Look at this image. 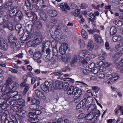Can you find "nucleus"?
<instances>
[{
	"label": "nucleus",
	"mask_w": 123,
	"mask_h": 123,
	"mask_svg": "<svg viewBox=\"0 0 123 123\" xmlns=\"http://www.w3.org/2000/svg\"><path fill=\"white\" fill-rule=\"evenodd\" d=\"M123 67V58L121 60L119 64L117 65V68L119 69Z\"/></svg>",
	"instance_id": "ea45409f"
},
{
	"label": "nucleus",
	"mask_w": 123,
	"mask_h": 123,
	"mask_svg": "<svg viewBox=\"0 0 123 123\" xmlns=\"http://www.w3.org/2000/svg\"><path fill=\"white\" fill-rule=\"evenodd\" d=\"M12 83H13V81L12 79L8 78L6 80L5 85H6V87L7 88V89H8L12 84Z\"/></svg>",
	"instance_id": "aec40b11"
},
{
	"label": "nucleus",
	"mask_w": 123,
	"mask_h": 123,
	"mask_svg": "<svg viewBox=\"0 0 123 123\" xmlns=\"http://www.w3.org/2000/svg\"><path fill=\"white\" fill-rule=\"evenodd\" d=\"M89 107L88 109L90 110H91V111H94L95 113H94L95 115L91 114L90 113L86 115L84 117V119L86 120H92V122L90 123H96L97 117L100 116V111L98 110H96L95 107L93 105H91Z\"/></svg>",
	"instance_id": "f257e3e1"
},
{
	"label": "nucleus",
	"mask_w": 123,
	"mask_h": 123,
	"mask_svg": "<svg viewBox=\"0 0 123 123\" xmlns=\"http://www.w3.org/2000/svg\"><path fill=\"white\" fill-rule=\"evenodd\" d=\"M74 90L75 94L74 97V101L75 103H77L82 99L81 96L82 92L81 90L76 87Z\"/></svg>",
	"instance_id": "20e7f679"
},
{
	"label": "nucleus",
	"mask_w": 123,
	"mask_h": 123,
	"mask_svg": "<svg viewBox=\"0 0 123 123\" xmlns=\"http://www.w3.org/2000/svg\"><path fill=\"white\" fill-rule=\"evenodd\" d=\"M116 81L115 80L113 79V77L111 74H108L105 78L104 80V82H106L108 81V83L109 84L110 81Z\"/></svg>",
	"instance_id": "2eb2a0df"
},
{
	"label": "nucleus",
	"mask_w": 123,
	"mask_h": 123,
	"mask_svg": "<svg viewBox=\"0 0 123 123\" xmlns=\"http://www.w3.org/2000/svg\"><path fill=\"white\" fill-rule=\"evenodd\" d=\"M94 38L96 42L99 43H100L102 42L101 37L98 34L95 35L94 36Z\"/></svg>",
	"instance_id": "5701e85b"
},
{
	"label": "nucleus",
	"mask_w": 123,
	"mask_h": 123,
	"mask_svg": "<svg viewBox=\"0 0 123 123\" xmlns=\"http://www.w3.org/2000/svg\"><path fill=\"white\" fill-rule=\"evenodd\" d=\"M56 23V20L55 19H53L51 22L50 24L51 25H55Z\"/></svg>",
	"instance_id": "e2e57ef3"
},
{
	"label": "nucleus",
	"mask_w": 123,
	"mask_h": 123,
	"mask_svg": "<svg viewBox=\"0 0 123 123\" xmlns=\"http://www.w3.org/2000/svg\"><path fill=\"white\" fill-rule=\"evenodd\" d=\"M62 81H56L53 84V86L55 89H61L62 88Z\"/></svg>",
	"instance_id": "dca6fc26"
},
{
	"label": "nucleus",
	"mask_w": 123,
	"mask_h": 123,
	"mask_svg": "<svg viewBox=\"0 0 123 123\" xmlns=\"http://www.w3.org/2000/svg\"><path fill=\"white\" fill-rule=\"evenodd\" d=\"M59 30L58 29V28H57L54 33V34L55 36H56V37H58V36H59L60 34V33L58 31Z\"/></svg>",
	"instance_id": "5fc2aeb1"
},
{
	"label": "nucleus",
	"mask_w": 123,
	"mask_h": 123,
	"mask_svg": "<svg viewBox=\"0 0 123 123\" xmlns=\"http://www.w3.org/2000/svg\"><path fill=\"white\" fill-rule=\"evenodd\" d=\"M122 39V37L120 36H114L112 38L113 41L114 42L121 41Z\"/></svg>",
	"instance_id": "cd10ccee"
},
{
	"label": "nucleus",
	"mask_w": 123,
	"mask_h": 123,
	"mask_svg": "<svg viewBox=\"0 0 123 123\" xmlns=\"http://www.w3.org/2000/svg\"><path fill=\"white\" fill-rule=\"evenodd\" d=\"M15 93H17V92L16 91H14L13 92H12V90H11V91L10 92L6 94V95L10 93V94H9V95H10L11 96V97L12 98H14V97L13 96H14L15 95H16V94H15Z\"/></svg>",
	"instance_id": "09e8293b"
},
{
	"label": "nucleus",
	"mask_w": 123,
	"mask_h": 123,
	"mask_svg": "<svg viewBox=\"0 0 123 123\" xmlns=\"http://www.w3.org/2000/svg\"><path fill=\"white\" fill-rule=\"evenodd\" d=\"M78 43L81 48H84L85 46V43L83 40L80 39L78 41Z\"/></svg>",
	"instance_id": "c9c22d12"
},
{
	"label": "nucleus",
	"mask_w": 123,
	"mask_h": 123,
	"mask_svg": "<svg viewBox=\"0 0 123 123\" xmlns=\"http://www.w3.org/2000/svg\"><path fill=\"white\" fill-rule=\"evenodd\" d=\"M10 105L13 106H15V105H18V102L15 100L10 101Z\"/></svg>",
	"instance_id": "79ce46f5"
},
{
	"label": "nucleus",
	"mask_w": 123,
	"mask_h": 123,
	"mask_svg": "<svg viewBox=\"0 0 123 123\" xmlns=\"http://www.w3.org/2000/svg\"><path fill=\"white\" fill-rule=\"evenodd\" d=\"M37 7L38 10H42L44 7L46 6L44 5L42 0H37Z\"/></svg>",
	"instance_id": "1a4fd4ad"
},
{
	"label": "nucleus",
	"mask_w": 123,
	"mask_h": 123,
	"mask_svg": "<svg viewBox=\"0 0 123 123\" xmlns=\"http://www.w3.org/2000/svg\"><path fill=\"white\" fill-rule=\"evenodd\" d=\"M83 72L85 75H87L90 73L89 70L87 69H85L83 70Z\"/></svg>",
	"instance_id": "8fccbe9b"
},
{
	"label": "nucleus",
	"mask_w": 123,
	"mask_h": 123,
	"mask_svg": "<svg viewBox=\"0 0 123 123\" xmlns=\"http://www.w3.org/2000/svg\"><path fill=\"white\" fill-rule=\"evenodd\" d=\"M26 29L27 32L28 33V36L30 35L31 36L32 34H31V33H32L34 31V28L33 25L31 24H30L26 27Z\"/></svg>",
	"instance_id": "9d476101"
},
{
	"label": "nucleus",
	"mask_w": 123,
	"mask_h": 123,
	"mask_svg": "<svg viewBox=\"0 0 123 123\" xmlns=\"http://www.w3.org/2000/svg\"><path fill=\"white\" fill-rule=\"evenodd\" d=\"M49 55H49L48 54L47 55L44 59V60L45 61L48 62L51 59L52 57H50Z\"/></svg>",
	"instance_id": "603ef678"
},
{
	"label": "nucleus",
	"mask_w": 123,
	"mask_h": 123,
	"mask_svg": "<svg viewBox=\"0 0 123 123\" xmlns=\"http://www.w3.org/2000/svg\"><path fill=\"white\" fill-rule=\"evenodd\" d=\"M8 40L9 42L15 46H17L18 45V43H17V41L16 37L13 35H10L8 37Z\"/></svg>",
	"instance_id": "6e6552de"
},
{
	"label": "nucleus",
	"mask_w": 123,
	"mask_h": 123,
	"mask_svg": "<svg viewBox=\"0 0 123 123\" xmlns=\"http://www.w3.org/2000/svg\"><path fill=\"white\" fill-rule=\"evenodd\" d=\"M8 17L7 15L4 16L2 27L3 28H6L11 30H13L14 29L13 25L11 22L8 21V19L7 18Z\"/></svg>",
	"instance_id": "39448f33"
},
{
	"label": "nucleus",
	"mask_w": 123,
	"mask_h": 123,
	"mask_svg": "<svg viewBox=\"0 0 123 123\" xmlns=\"http://www.w3.org/2000/svg\"><path fill=\"white\" fill-rule=\"evenodd\" d=\"M0 46L3 49H8L7 44L6 42H4L3 39L0 36Z\"/></svg>",
	"instance_id": "ddd939ff"
},
{
	"label": "nucleus",
	"mask_w": 123,
	"mask_h": 123,
	"mask_svg": "<svg viewBox=\"0 0 123 123\" xmlns=\"http://www.w3.org/2000/svg\"><path fill=\"white\" fill-rule=\"evenodd\" d=\"M28 116L31 118H36L37 116L35 115V113L32 112H30L28 114Z\"/></svg>",
	"instance_id": "a19ab883"
},
{
	"label": "nucleus",
	"mask_w": 123,
	"mask_h": 123,
	"mask_svg": "<svg viewBox=\"0 0 123 123\" xmlns=\"http://www.w3.org/2000/svg\"><path fill=\"white\" fill-rule=\"evenodd\" d=\"M62 88L64 90H67L69 87L68 83L67 82H64L62 83Z\"/></svg>",
	"instance_id": "bb28decb"
},
{
	"label": "nucleus",
	"mask_w": 123,
	"mask_h": 123,
	"mask_svg": "<svg viewBox=\"0 0 123 123\" xmlns=\"http://www.w3.org/2000/svg\"><path fill=\"white\" fill-rule=\"evenodd\" d=\"M41 88L46 92L51 90L52 86L51 84L48 82H45L44 84L40 85Z\"/></svg>",
	"instance_id": "423d86ee"
},
{
	"label": "nucleus",
	"mask_w": 123,
	"mask_h": 123,
	"mask_svg": "<svg viewBox=\"0 0 123 123\" xmlns=\"http://www.w3.org/2000/svg\"><path fill=\"white\" fill-rule=\"evenodd\" d=\"M80 59L79 57L77 58V56L75 55H74L73 58L70 62V64L72 66H74L77 62H79Z\"/></svg>",
	"instance_id": "4468645a"
},
{
	"label": "nucleus",
	"mask_w": 123,
	"mask_h": 123,
	"mask_svg": "<svg viewBox=\"0 0 123 123\" xmlns=\"http://www.w3.org/2000/svg\"><path fill=\"white\" fill-rule=\"evenodd\" d=\"M57 44L56 41L55 40H54L52 41L51 44L53 47H55L57 45Z\"/></svg>",
	"instance_id": "69168bd1"
},
{
	"label": "nucleus",
	"mask_w": 123,
	"mask_h": 123,
	"mask_svg": "<svg viewBox=\"0 0 123 123\" xmlns=\"http://www.w3.org/2000/svg\"><path fill=\"white\" fill-rule=\"evenodd\" d=\"M53 56H55L56 55H57L58 54V51L57 49L56 48H54L53 49Z\"/></svg>",
	"instance_id": "de8ad7c7"
},
{
	"label": "nucleus",
	"mask_w": 123,
	"mask_h": 123,
	"mask_svg": "<svg viewBox=\"0 0 123 123\" xmlns=\"http://www.w3.org/2000/svg\"><path fill=\"white\" fill-rule=\"evenodd\" d=\"M89 16L95 20H96L97 19V18L95 16L94 14H93L92 13H90L89 15Z\"/></svg>",
	"instance_id": "680f3d73"
},
{
	"label": "nucleus",
	"mask_w": 123,
	"mask_h": 123,
	"mask_svg": "<svg viewBox=\"0 0 123 123\" xmlns=\"http://www.w3.org/2000/svg\"><path fill=\"white\" fill-rule=\"evenodd\" d=\"M9 12L11 14H13L17 12V8L16 7H12L8 8Z\"/></svg>",
	"instance_id": "a878e982"
},
{
	"label": "nucleus",
	"mask_w": 123,
	"mask_h": 123,
	"mask_svg": "<svg viewBox=\"0 0 123 123\" xmlns=\"http://www.w3.org/2000/svg\"><path fill=\"white\" fill-rule=\"evenodd\" d=\"M29 6L28 5H25L23 6V9L25 11H27L28 10Z\"/></svg>",
	"instance_id": "864d4df0"
},
{
	"label": "nucleus",
	"mask_w": 123,
	"mask_h": 123,
	"mask_svg": "<svg viewBox=\"0 0 123 123\" xmlns=\"http://www.w3.org/2000/svg\"><path fill=\"white\" fill-rule=\"evenodd\" d=\"M0 117H1L3 120L7 119V114L3 112H0Z\"/></svg>",
	"instance_id": "c85d7f7f"
},
{
	"label": "nucleus",
	"mask_w": 123,
	"mask_h": 123,
	"mask_svg": "<svg viewBox=\"0 0 123 123\" xmlns=\"http://www.w3.org/2000/svg\"><path fill=\"white\" fill-rule=\"evenodd\" d=\"M59 57L60 58H62V61L65 63H68L70 61L71 58L70 56L68 55L62 57L61 56H60Z\"/></svg>",
	"instance_id": "a211bd4d"
},
{
	"label": "nucleus",
	"mask_w": 123,
	"mask_h": 123,
	"mask_svg": "<svg viewBox=\"0 0 123 123\" xmlns=\"http://www.w3.org/2000/svg\"><path fill=\"white\" fill-rule=\"evenodd\" d=\"M53 74L55 75L56 76L61 75L63 74L60 71L54 72Z\"/></svg>",
	"instance_id": "6e6d98bb"
},
{
	"label": "nucleus",
	"mask_w": 123,
	"mask_h": 123,
	"mask_svg": "<svg viewBox=\"0 0 123 123\" xmlns=\"http://www.w3.org/2000/svg\"><path fill=\"white\" fill-rule=\"evenodd\" d=\"M40 105L35 104H31L30 106V109L32 111H34L35 110H36L37 108Z\"/></svg>",
	"instance_id": "473e14b6"
},
{
	"label": "nucleus",
	"mask_w": 123,
	"mask_h": 123,
	"mask_svg": "<svg viewBox=\"0 0 123 123\" xmlns=\"http://www.w3.org/2000/svg\"><path fill=\"white\" fill-rule=\"evenodd\" d=\"M41 93H40V94L37 97L39 98L42 99H45L46 98V97L44 94L42 92H41Z\"/></svg>",
	"instance_id": "c03bdc74"
},
{
	"label": "nucleus",
	"mask_w": 123,
	"mask_h": 123,
	"mask_svg": "<svg viewBox=\"0 0 123 123\" xmlns=\"http://www.w3.org/2000/svg\"><path fill=\"white\" fill-rule=\"evenodd\" d=\"M49 15L52 17L56 16L58 14V12L55 10H50L49 12Z\"/></svg>",
	"instance_id": "393cba45"
},
{
	"label": "nucleus",
	"mask_w": 123,
	"mask_h": 123,
	"mask_svg": "<svg viewBox=\"0 0 123 123\" xmlns=\"http://www.w3.org/2000/svg\"><path fill=\"white\" fill-rule=\"evenodd\" d=\"M94 48V45L93 41L90 40L88 43L87 48L90 51L92 50Z\"/></svg>",
	"instance_id": "412c9836"
},
{
	"label": "nucleus",
	"mask_w": 123,
	"mask_h": 123,
	"mask_svg": "<svg viewBox=\"0 0 123 123\" xmlns=\"http://www.w3.org/2000/svg\"><path fill=\"white\" fill-rule=\"evenodd\" d=\"M85 50H82L79 53L78 56L80 57L83 58L85 56Z\"/></svg>",
	"instance_id": "58836bf2"
},
{
	"label": "nucleus",
	"mask_w": 123,
	"mask_h": 123,
	"mask_svg": "<svg viewBox=\"0 0 123 123\" xmlns=\"http://www.w3.org/2000/svg\"><path fill=\"white\" fill-rule=\"evenodd\" d=\"M36 23V27L38 29L41 28L42 27L41 23L39 21H37Z\"/></svg>",
	"instance_id": "a18cd8bd"
},
{
	"label": "nucleus",
	"mask_w": 123,
	"mask_h": 123,
	"mask_svg": "<svg viewBox=\"0 0 123 123\" xmlns=\"http://www.w3.org/2000/svg\"><path fill=\"white\" fill-rule=\"evenodd\" d=\"M9 70L12 72L14 73H16L18 72V70H17L11 68H9Z\"/></svg>",
	"instance_id": "052dcab7"
},
{
	"label": "nucleus",
	"mask_w": 123,
	"mask_h": 123,
	"mask_svg": "<svg viewBox=\"0 0 123 123\" xmlns=\"http://www.w3.org/2000/svg\"><path fill=\"white\" fill-rule=\"evenodd\" d=\"M76 82H79L80 83L82 84L84 86V87L86 88H88L90 87V86H89L88 85L84 83L83 81H76Z\"/></svg>",
	"instance_id": "13d9d810"
},
{
	"label": "nucleus",
	"mask_w": 123,
	"mask_h": 123,
	"mask_svg": "<svg viewBox=\"0 0 123 123\" xmlns=\"http://www.w3.org/2000/svg\"><path fill=\"white\" fill-rule=\"evenodd\" d=\"M68 48V47L67 44L65 43L62 44L59 48V52L61 54L64 55L66 52Z\"/></svg>",
	"instance_id": "0eeeda50"
},
{
	"label": "nucleus",
	"mask_w": 123,
	"mask_h": 123,
	"mask_svg": "<svg viewBox=\"0 0 123 123\" xmlns=\"http://www.w3.org/2000/svg\"><path fill=\"white\" fill-rule=\"evenodd\" d=\"M89 98H88L87 99L86 98L83 99L82 101H81V103H82V105H84L85 104V105L86 106L87 104L89 103L90 102L89 100Z\"/></svg>",
	"instance_id": "72a5a7b5"
},
{
	"label": "nucleus",
	"mask_w": 123,
	"mask_h": 123,
	"mask_svg": "<svg viewBox=\"0 0 123 123\" xmlns=\"http://www.w3.org/2000/svg\"><path fill=\"white\" fill-rule=\"evenodd\" d=\"M30 88V85L29 84H27L24 89V91L25 92H26L29 90Z\"/></svg>",
	"instance_id": "bf43d9fd"
},
{
	"label": "nucleus",
	"mask_w": 123,
	"mask_h": 123,
	"mask_svg": "<svg viewBox=\"0 0 123 123\" xmlns=\"http://www.w3.org/2000/svg\"><path fill=\"white\" fill-rule=\"evenodd\" d=\"M6 86V85H4L1 90L2 94L4 95L10 92L13 89L17 88L19 87V84L16 82L13 83L8 89Z\"/></svg>",
	"instance_id": "f03ea898"
},
{
	"label": "nucleus",
	"mask_w": 123,
	"mask_h": 123,
	"mask_svg": "<svg viewBox=\"0 0 123 123\" xmlns=\"http://www.w3.org/2000/svg\"><path fill=\"white\" fill-rule=\"evenodd\" d=\"M103 3H102L101 5H98L97 6H95L94 5H92V7L95 9H96L98 10H99L100 8L104 6Z\"/></svg>",
	"instance_id": "e433bc0d"
},
{
	"label": "nucleus",
	"mask_w": 123,
	"mask_h": 123,
	"mask_svg": "<svg viewBox=\"0 0 123 123\" xmlns=\"http://www.w3.org/2000/svg\"><path fill=\"white\" fill-rule=\"evenodd\" d=\"M59 6L63 11H66L67 10L70 9V7L66 3L63 4L62 3H59L58 4Z\"/></svg>",
	"instance_id": "9b49d317"
},
{
	"label": "nucleus",
	"mask_w": 123,
	"mask_h": 123,
	"mask_svg": "<svg viewBox=\"0 0 123 123\" xmlns=\"http://www.w3.org/2000/svg\"><path fill=\"white\" fill-rule=\"evenodd\" d=\"M123 46V40L120 41L119 44H117L116 46V49H119L120 48Z\"/></svg>",
	"instance_id": "4c0bfd02"
},
{
	"label": "nucleus",
	"mask_w": 123,
	"mask_h": 123,
	"mask_svg": "<svg viewBox=\"0 0 123 123\" xmlns=\"http://www.w3.org/2000/svg\"><path fill=\"white\" fill-rule=\"evenodd\" d=\"M116 32V29L114 26H112L110 29V32L111 36L115 34Z\"/></svg>",
	"instance_id": "c756f323"
},
{
	"label": "nucleus",
	"mask_w": 123,
	"mask_h": 123,
	"mask_svg": "<svg viewBox=\"0 0 123 123\" xmlns=\"http://www.w3.org/2000/svg\"><path fill=\"white\" fill-rule=\"evenodd\" d=\"M36 109V110H35V111L34 112L35 115L36 116L37 115H39L41 113V110L42 109V107L40 105Z\"/></svg>",
	"instance_id": "7c9ffc66"
},
{
	"label": "nucleus",
	"mask_w": 123,
	"mask_h": 123,
	"mask_svg": "<svg viewBox=\"0 0 123 123\" xmlns=\"http://www.w3.org/2000/svg\"><path fill=\"white\" fill-rule=\"evenodd\" d=\"M31 101L32 103L34 104H37L39 103V102L38 101L34 98H32L31 100Z\"/></svg>",
	"instance_id": "49530a36"
},
{
	"label": "nucleus",
	"mask_w": 123,
	"mask_h": 123,
	"mask_svg": "<svg viewBox=\"0 0 123 123\" xmlns=\"http://www.w3.org/2000/svg\"><path fill=\"white\" fill-rule=\"evenodd\" d=\"M88 7V6L87 4L85 3H82L81 4L80 6V8L81 9H85L86 8Z\"/></svg>",
	"instance_id": "3c124183"
},
{
	"label": "nucleus",
	"mask_w": 123,
	"mask_h": 123,
	"mask_svg": "<svg viewBox=\"0 0 123 123\" xmlns=\"http://www.w3.org/2000/svg\"><path fill=\"white\" fill-rule=\"evenodd\" d=\"M97 76L99 78L101 79L105 77L104 74L102 73H98L97 74Z\"/></svg>",
	"instance_id": "4d7b16f0"
},
{
	"label": "nucleus",
	"mask_w": 123,
	"mask_h": 123,
	"mask_svg": "<svg viewBox=\"0 0 123 123\" xmlns=\"http://www.w3.org/2000/svg\"><path fill=\"white\" fill-rule=\"evenodd\" d=\"M41 92L39 90L37 89L35 91V93L36 95L38 96L40 93H41Z\"/></svg>",
	"instance_id": "338daca9"
},
{
	"label": "nucleus",
	"mask_w": 123,
	"mask_h": 123,
	"mask_svg": "<svg viewBox=\"0 0 123 123\" xmlns=\"http://www.w3.org/2000/svg\"><path fill=\"white\" fill-rule=\"evenodd\" d=\"M22 27L21 25L19 24H17L15 26L16 30L19 31L18 33L20 35H21L23 34L24 32V29Z\"/></svg>",
	"instance_id": "f8f14e48"
},
{
	"label": "nucleus",
	"mask_w": 123,
	"mask_h": 123,
	"mask_svg": "<svg viewBox=\"0 0 123 123\" xmlns=\"http://www.w3.org/2000/svg\"><path fill=\"white\" fill-rule=\"evenodd\" d=\"M14 98H15V100L16 101H18L20 99H21L22 98V97L21 96L19 95L18 94H17L16 93V95L14 96H13Z\"/></svg>",
	"instance_id": "37998d69"
},
{
	"label": "nucleus",
	"mask_w": 123,
	"mask_h": 123,
	"mask_svg": "<svg viewBox=\"0 0 123 123\" xmlns=\"http://www.w3.org/2000/svg\"><path fill=\"white\" fill-rule=\"evenodd\" d=\"M41 57V53L40 52L38 51L34 53L33 55V58L34 60H37L40 59Z\"/></svg>",
	"instance_id": "4be33fe9"
},
{
	"label": "nucleus",
	"mask_w": 123,
	"mask_h": 123,
	"mask_svg": "<svg viewBox=\"0 0 123 123\" xmlns=\"http://www.w3.org/2000/svg\"><path fill=\"white\" fill-rule=\"evenodd\" d=\"M40 18L43 20L45 21L46 20V14L42 10L40 11Z\"/></svg>",
	"instance_id": "b1692460"
},
{
	"label": "nucleus",
	"mask_w": 123,
	"mask_h": 123,
	"mask_svg": "<svg viewBox=\"0 0 123 123\" xmlns=\"http://www.w3.org/2000/svg\"><path fill=\"white\" fill-rule=\"evenodd\" d=\"M114 23L118 26H121L123 25L122 22L118 20H115L114 21Z\"/></svg>",
	"instance_id": "f704fd0d"
},
{
	"label": "nucleus",
	"mask_w": 123,
	"mask_h": 123,
	"mask_svg": "<svg viewBox=\"0 0 123 123\" xmlns=\"http://www.w3.org/2000/svg\"><path fill=\"white\" fill-rule=\"evenodd\" d=\"M33 34L31 36L29 35L27 37L26 39H22L23 41H25L26 40H29V42H34V43H35L36 44H40L42 40V36H40L38 37L37 38H35L34 36H33Z\"/></svg>",
	"instance_id": "7ed1b4c3"
},
{
	"label": "nucleus",
	"mask_w": 123,
	"mask_h": 123,
	"mask_svg": "<svg viewBox=\"0 0 123 123\" xmlns=\"http://www.w3.org/2000/svg\"><path fill=\"white\" fill-rule=\"evenodd\" d=\"M81 34L83 38L85 39H87L88 38V36L86 32L84 29H82L81 31Z\"/></svg>",
	"instance_id": "2f4dec72"
},
{
	"label": "nucleus",
	"mask_w": 123,
	"mask_h": 123,
	"mask_svg": "<svg viewBox=\"0 0 123 123\" xmlns=\"http://www.w3.org/2000/svg\"><path fill=\"white\" fill-rule=\"evenodd\" d=\"M23 17V14L21 11H18V12H16L15 16V18L16 20H18V19H19L20 20H21Z\"/></svg>",
	"instance_id": "6ab92c4d"
},
{
	"label": "nucleus",
	"mask_w": 123,
	"mask_h": 123,
	"mask_svg": "<svg viewBox=\"0 0 123 123\" xmlns=\"http://www.w3.org/2000/svg\"><path fill=\"white\" fill-rule=\"evenodd\" d=\"M84 117L85 114L83 113H81L78 116V119H81L83 118H84Z\"/></svg>",
	"instance_id": "0e129e2a"
},
{
	"label": "nucleus",
	"mask_w": 123,
	"mask_h": 123,
	"mask_svg": "<svg viewBox=\"0 0 123 123\" xmlns=\"http://www.w3.org/2000/svg\"><path fill=\"white\" fill-rule=\"evenodd\" d=\"M27 76L26 75H24L23 77V82H26L27 80Z\"/></svg>",
	"instance_id": "774afa93"
},
{
	"label": "nucleus",
	"mask_w": 123,
	"mask_h": 123,
	"mask_svg": "<svg viewBox=\"0 0 123 123\" xmlns=\"http://www.w3.org/2000/svg\"><path fill=\"white\" fill-rule=\"evenodd\" d=\"M76 87H74L73 86H71L68 91V94L69 95H73L75 94V90Z\"/></svg>",
	"instance_id": "f3484780"
}]
</instances>
